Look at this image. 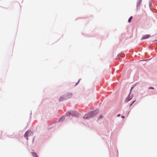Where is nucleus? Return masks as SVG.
<instances>
[{
	"label": "nucleus",
	"instance_id": "1",
	"mask_svg": "<svg viewBox=\"0 0 157 157\" xmlns=\"http://www.w3.org/2000/svg\"><path fill=\"white\" fill-rule=\"evenodd\" d=\"M72 94L71 93H69L66 96L63 95L59 99V101H62L66 100L67 99L70 98L71 97Z\"/></svg>",
	"mask_w": 157,
	"mask_h": 157
},
{
	"label": "nucleus",
	"instance_id": "2",
	"mask_svg": "<svg viewBox=\"0 0 157 157\" xmlns=\"http://www.w3.org/2000/svg\"><path fill=\"white\" fill-rule=\"evenodd\" d=\"M33 133L32 132L30 131H27L24 135V137L26 138L27 140L28 139V136H29L32 135Z\"/></svg>",
	"mask_w": 157,
	"mask_h": 157
},
{
	"label": "nucleus",
	"instance_id": "3",
	"mask_svg": "<svg viewBox=\"0 0 157 157\" xmlns=\"http://www.w3.org/2000/svg\"><path fill=\"white\" fill-rule=\"evenodd\" d=\"M93 113H90L89 114H86L83 117V118L84 119H88L90 118H91L92 117H94L93 116Z\"/></svg>",
	"mask_w": 157,
	"mask_h": 157
},
{
	"label": "nucleus",
	"instance_id": "4",
	"mask_svg": "<svg viewBox=\"0 0 157 157\" xmlns=\"http://www.w3.org/2000/svg\"><path fill=\"white\" fill-rule=\"evenodd\" d=\"M150 35H144L141 39L142 40H143L148 38L150 37Z\"/></svg>",
	"mask_w": 157,
	"mask_h": 157
},
{
	"label": "nucleus",
	"instance_id": "5",
	"mask_svg": "<svg viewBox=\"0 0 157 157\" xmlns=\"http://www.w3.org/2000/svg\"><path fill=\"white\" fill-rule=\"evenodd\" d=\"M32 154L33 157H38V156L37 155L36 153L33 152L32 153Z\"/></svg>",
	"mask_w": 157,
	"mask_h": 157
},
{
	"label": "nucleus",
	"instance_id": "6",
	"mask_svg": "<svg viewBox=\"0 0 157 157\" xmlns=\"http://www.w3.org/2000/svg\"><path fill=\"white\" fill-rule=\"evenodd\" d=\"M141 2V0H139L137 2V6H139Z\"/></svg>",
	"mask_w": 157,
	"mask_h": 157
},
{
	"label": "nucleus",
	"instance_id": "7",
	"mask_svg": "<svg viewBox=\"0 0 157 157\" xmlns=\"http://www.w3.org/2000/svg\"><path fill=\"white\" fill-rule=\"evenodd\" d=\"M130 99H131L129 98V97H128L126 99L125 101L126 102H128Z\"/></svg>",
	"mask_w": 157,
	"mask_h": 157
},
{
	"label": "nucleus",
	"instance_id": "8",
	"mask_svg": "<svg viewBox=\"0 0 157 157\" xmlns=\"http://www.w3.org/2000/svg\"><path fill=\"white\" fill-rule=\"evenodd\" d=\"M73 112L72 111L71 112H68L67 113V115L68 114V116H70L69 115H73Z\"/></svg>",
	"mask_w": 157,
	"mask_h": 157
},
{
	"label": "nucleus",
	"instance_id": "9",
	"mask_svg": "<svg viewBox=\"0 0 157 157\" xmlns=\"http://www.w3.org/2000/svg\"><path fill=\"white\" fill-rule=\"evenodd\" d=\"M132 16L130 17L129 18V19L128 20V22L129 23H130L131 21V20L132 19Z\"/></svg>",
	"mask_w": 157,
	"mask_h": 157
},
{
	"label": "nucleus",
	"instance_id": "10",
	"mask_svg": "<svg viewBox=\"0 0 157 157\" xmlns=\"http://www.w3.org/2000/svg\"><path fill=\"white\" fill-rule=\"evenodd\" d=\"M65 119V117L64 116H62L61 118L60 119V120H63L64 119Z\"/></svg>",
	"mask_w": 157,
	"mask_h": 157
},
{
	"label": "nucleus",
	"instance_id": "11",
	"mask_svg": "<svg viewBox=\"0 0 157 157\" xmlns=\"http://www.w3.org/2000/svg\"><path fill=\"white\" fill-rule=\"evenodd\" d=\"M149 89H154V88L153 87H150L149 88Z\"/></svg>",
	"mask_w": 157,
	"mask_h": 157
},
{
	"label": "nucleus",
	"instance_id": "12",
	"mask_svg": "<svg viewBox=\"0 0 157 157\" xmlns=\"http://www.w3.org/2000/svg\"><path fill=\"white\" fill-rule=\"evenodd\" d=\"M133 101V102L132 103V104H131L130 105V106H131L132 105V104H133V103L134 102V101Z\"/></svg>",
	"mask_w": 157,
	"mask_h": 157
},
{
	"label": "nucleus",
	"instance_id": "13",
	"mask_svg": "<svg viewBox=\"0 0 157 157\" xmlns=\"http://www.w3.org/2000/svg\"><path fill=\"white\" fill-rule=\"evenodd\" d=\"M102 118V117L101 116H100L99 117L98 119H100V118Z\"/></svg>",
	"mask_w": 157,
	"mask_h": 157
},
{
	"label": "nucleus",
	"instance_id": "14",
	"mask_svg": "<svg viewBox=\"0 0 157 157\" xmlns=\"http://www.w3.org/2000/svg\"><path fill=\"white\" fill-rule=\"evenodd\" d=\"M121 117L123 118H124V117H125L124 116H122Z\"/></svg>",
	"mask_w": 157,
	"mask_h": 157
},
{
	"label": "nucleus",
	"instance_id": "15",
	"mask_svg": "<svg viewBox=\"0 0 157 157\" xmlns=\"http://www.w3.org/2000/svg\"><path fill=\"white\" fill-rule=\"evenodd\" d=\"M120 116V114H118V115H117V116L118 117H119V116Z\"/></svg>",
	"mask_w": 157,
	"mask_h": 157
},
{
	"label": "nucleus",
	"instance_id": "16",
	"mask_svg": "<svg viewBox=\"0 0 157 157\" xmlns=\"http://www.w3.org/2000/svg\"><path fill=\"white\" fill-rule=\"evenodd\" d=\"M79 81H78V83H77L76 84V85H77L78 83L79 82Z\"/></svg>",
	"mask_w": 157,
	"mask_h": 157
}]
</instances>
